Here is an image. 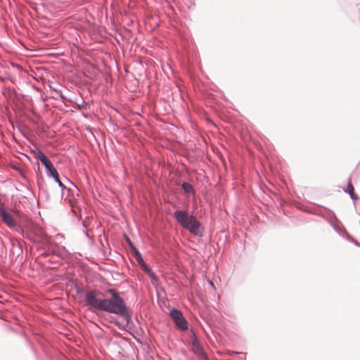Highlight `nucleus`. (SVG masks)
Returning a JSON list of instances; mask_svg holds the SVG:
<instances>
[{"instance_id": "obj_1", "label": "nucleus", "mask_w": 360, "mask_h": 360, "mask_svg": "<svg viewBox=\"0 0 360 360\" xmlns=\"http://www.w3.org/2000/svg\"><path fill=\"white\" fill-rule=\"evenodd\" d=\"M108 292H109L112 297L110 299H103L101 311L118 314L124 317H128L129 316L128 309L123 299L114 289H109Z\"/></svg>"}, {"instance_id": "obj_2", "label": "nucleus", "mask_w": 360, "mask_h": 360, "mask_svg": "<svg viewBox=\"0 0 360 360\" xmlns=\"http://www.w3.org/2000/svg\"><path fill=\"white\" fill-rule=\"evenodd\" d=\"M176 221L185 229L195 236H201L203 228L196 217L191 215L186 211L176 210L174 212Z\"/></svg>"}, {"instance_id": "obj_3", "label": "nucleus", "mask_w": 360, "mask_h": 360, "mask_svg": "<svg viewBox=\"0 0 360 360\" xmlns=\"http://www.w3.org/2000/svg\"><path fill=\"white\" fill-rule=\"evenodd\" d=\"M101 295L100 291L90 290L87 291L85 294V303L86 305L89 306L97 310H102L103 299L100 298Z\"/></svg>"}, {"instance_id": "obj_4", "label": "nucleus", "mask_w": 360, "mask_h": 360, "mask_svg": "<svg viewBox=\"0 0 360 360\" xmlns=\"http://www.w3.org/2000/svg\"><path fill=\"white\" fill-rule=\"evenodd\" d=\"M38 158L41 162L46 167L48 175L53 177L56 181L60 187H61L63 189L65 188V185L61 182V181L59 179V175L57 170L55 169V167H53L51 162L49 160V158L43 153H41Z\"/></svg>"}, {"instance_id": "obj_5", "label": "nucleus", "mask_w": 360, "mask_h": 360, "mask_svg": "<svg viewBox=\"0 0 360 360\" xmlns=\"http://www.w3.org/2000/svg\"><path fill=\"white\" fill-rule=\"evenodd\" d=\"M170 316L179 329L185 330L188 328V323L180 311L173 309L170 311Z\"/></svg>"}, {"instance_id": "obj_6", "label": "nucleus", "mask_w": 360, "mask_h": 360, "mask_svg": "<svg viewBox=\"0 0 360 360\" xmlns=\"http://www.w3.org/2000/svg\"><path fill=\"white\" fill-rule=\"evenodd\" d=\"M0 217L2 221L10 228H13L16 226V221L13 216L6 211L2 207L0 206Z\"/></svg>"}, {"instance_id": "obj_7", "label": "nucleus", "mask_w": 360, "mask_h": 360, "mask_svg": "<svg viewBox=\"0 0 360 360\" xmlns=\"http://www.w3.org/2000/svg\"><path fill=\"white\" fill-rule=\"evenodd\" d=\"M191 344H192L193 352L195 354L202 356L203 359H206L207 356H206L205 353L204 352L201 345L200 344L199 341L197 340L195 335H193L191 337Z\"/></svg>"}, {"instance_id": "obj_8", "label": "nucleus", "mask_w": 360, "mask_h": 360, "mask_svg": "<svg viewBox=\"0 0 360 360\" xmlns=\"http://www.w3.org/2000/svg\"><path fill=\"white\" fill-rule=\"evenodd\" d=\"M136 254V260L138 261V262L140 264H142L143 266H144V269L149 272L150 274V276L153 278H155V274L153 273V272H150V270L147 268V266L144 264L143 263V260L141 257V254L138 252V251H136L135 252Z\"/></svg>"}, {"instance_id": "obj_9", "label": "nucleus", "mask_w": 360, "mask_h": 360, "mask_svg": "<svg viewBox=\"0 0 360 360\" xmlns=\"http://www.w3.org/2000/svg\"><path fill=\"white\" fill-rule=\"evenodd\" d=\"M346 192H348V193L350 195V197L352 199L356 200L358 198L357 195L354 192V186H353V185L352 184L351 182L348 183Z\"/></svg>"}, {"instance_id": "obj_10", "label": "nucleus", "mask_w": 360, "mask_h": 360, "mask_svg": "<svg viewBox=\"0 0 360 360\" xmlns=\"http://www.w3.org/2000/svg\"><path fill=\"white\" fill-rule=\"evenodd\" d=\"M182 188L186 193L193 192V186L188 183H184L182 185Z\"/></svg>"}]
</instances>
